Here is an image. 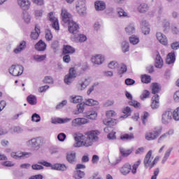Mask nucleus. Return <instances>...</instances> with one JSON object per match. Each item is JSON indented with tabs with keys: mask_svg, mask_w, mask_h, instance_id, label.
Returning a JSON list of instances; mask_svg holds the SVG:
<instances>
[{
	"mask_svg": "<svg viewBox=\"0 0 179 179\" xmlns=\"http://www.w3.org/2000/svg\"><path fill=\"white\" fill-rule=\"evenodd\" d=\"M27 100L31 106H36L37 104V96L33 94H30L27 96Z\"/></svg>",
	"mask_w": 179,
	"mask_h": 179,
	"instance_id": "33",
	"label": "nucleus"
},
{
	"mask_svg": "<svg viewBox=\"0 0 179 179\" xmlns=\"http://www.w3.org/2000/svg\"><path fill=\"white\" fill-rule=\"evenodd\" d=\"M61 16L62 19V22L65 23V24H68L71 23V22H73L72 14L70 13L68 10L65 8H62Z\"/></svg>",
	"mask_w": 179,
	"mask_h": 179,
	"instance_id": "7",
	"label": "nucleus"
},
{
	"mask_svg": "<svg viewBox=\"0 0 179 179\" xmlns=\"http://www.w3.org/2000/svg\"><path fill=\"white\" fill-rule=\"evenodd\" d=\"M76 9L80 16H85L86 15V0H78Z\"/></svg>",
	"mask_w": 179,
	"mask_h": 179,
	"instance_id": "6",
	"label": "nucleus"
},
{
	"mask_svg": "<svg viewBox=\"0 0 179 179\" xmlns=\"http://www.w3.org/2000/svg\"><path fill=\"white\" fill-rule=\"evenodd\" d=\"M74 37L76 41H79L80 43H84V41H86V40H87L86 36L83 34H77L76 35H74Z\"/></svg>",
	"mask_w": 179,
	"mask_h": 179,
	"instance_id": "42",
	"label": "nucleus"
},
{
	"mask_svg": "<svg viewBox=\"0 0 179 179\" xmlns=\"http://www.w3.org/2000/svg\"><path fill=\"white\" fill-rule=\"evenodd\" d=\"M85 177V172L80 170H76L74 172L73 178L75 179H82Z\"/></svg>",
	"mask_w": 179,
	"mask_h": 179,
	"instance_id": "41",
	"label": "nucleus"
},
{
	"mask_svg": "<svg viewBox=\"0 0 179 179\" xmlns=\"http://www.w3.org/2000/svg\"><path fill=\"white\" fill-rule=\"evenodd\" d=\"M40 27L38 26L35 27V29L31 33V38L33 40H37L40 36Z\"/></svg>",
	"mask_w": 179,
	"mask_h": 179,
	"instance_id": "27",
	"label": "nucleus"
},
{
	"mask_svg": "<svg viewBox=\"0 0 179 179\" xmlns=\"http://www.w3.org/2000/svg\"><path fill=\"white\" fill-rule=\"evenodd\" d=\"M141 30L142 33L145 36L150 33V25L145 20L141 21Z\"/></svg>",
	"mask_w": 179,
	"mask_h": 179,
	"instance_id": "19",
	"label": "nucleus"
},
{
	"mask_svg": "<svg viewBox=\"0 0 179 179\" xmlns=\"http://www.w3.org/2000/svg\"><path fill=\"white\" fill-rule=\"evenodd\" d=\"M8 71L13 76H20L24 71V67L20 64H13L9 68Z\"/></svg>",
	"mask_w": 179,
	"mask_h": 179,
	"instance_id": "5",
	"label": "nucleus"
},
{
	"mask_svg": "<svg viewBox=\"0 0 179 179\" xmlns=\"http://www.w3.org/2000/svg\"><path fill=\"white\" fill-rule=\"evenodd\" d=\"M35 48L38 51H44L47 48V45L43 41L40 40L38 43L35 45Z\"/></svg>",
	"mask_w": 179,
	"mask_h": 179,
	"instance_id": "28",
	"label": "nucleus"
},
{
	"mask_svg": "<svg viewBox=\"0 0 179 179\" xmlns=\"http://www.w3.org/2000/svg\"><path fill=\"white\" fill-rule=\"evenodd\" d=\"M11 157L15 160H19V159H24L27 156H31V152H13L10 154Z\"/></svg>",
	"mask_w": 179,
	"mask_h": 179,
	"instance_id": "13",
	"label": "nucleus"
},
{
	"mask_svg": "<svg viewBox=\"0 0 179 179\" xmlns=\"http://www.w3.org/2000/svg\"><path fill=\"white\" fill-rule=\"evenodd\" d=\"M171 48H172V50H178L179 48V42H173L171 43Z\"/></svg>",
	"mask_w": 179,
	"mask_h": 179,
	"instance_id": "64",
	"label": "nucleus"
},
{
	"mask_svg": "<svg viewBox=\"0 0 179 179\" xmlns=\"http://www.w3.org/2000/svg\"><path fill=\"white\" fill-rule=\"evenodd\" d=\"M131 170H132V166L131 164L127 163L124 164L120 169V173L122 176H128L131 173Z\"/></svg>",
	"mask_w": 179,
	"mask_h": 179,
	"instance_id": "18",
	"label": "nucleus"
},
{
	"mask_svg": "<svg viewBox=\"0 0 179 179\" xmlns=\"http://www.w3.org/2000/svg\"><path fill=\"white\" fill-rule=\"evenodd\" d=\"M76 70L75 68H71L69 69V73L64 78V83L66 85H71L73 80H75V78H76Z\"/></svg>",
	"mask_w": 179,
	"mask_h": 179,
	"instance_id": "9",
	"label": "nucleus"
},
{
	"mask_svg": "<svg viewBox=\"0 0 179 179\" xmlns=\"http://www.w3.org/2000/svg\"><path fill=\"white\" fill-rule=\"evenodd\" d=\"M162 127H155L153 129L148 131L145 134V139L146 141H156L162 134Z\"/></svg>",
	"mask_w": 179,
	"mask_h": 179,
	"instance_id": "4",
	"label": "nucleus"
},
{
	"mask_svg": "<svg viewBox=\"0 0 179 179\" xmlns=\"http://www.w3.org/2000/svg\"><path fill=\"white\" fill-rule=\"evenodd\" d=\"M48 20L52 23V27L55 30H59V23L58 22V18L54 15V13L50 12L48 15Z\"/></svg>",
	"mask_w": 179,
	"mask_h": 179,
	"instance_id": "12",
	"label": "nucleus"
},
{
	"mask_svg": "<svg viewBox=\"0 0 179 179\" xmlns=\"http://www.w3.org/2000/svg\"><path fill=\"white\" fill-rule=\"evenodd\" d=\"M141 161L138 159L136 162H135L132 166L131 173L132 174H136V170H138V167L141 164Z\"/></svg>",
	"mask_w": 179,
	"mask_h": 179,
	"instance_id": "49",
	"label": "nucleus"
},
{
	"mask_svg": "<svg viewBox=\"0 0 179 179\" xmlns=\"http://www.w3.org/2000/svg\"><path fill=\"white\" fill-rule=\"evenodd\" d=\"M155 66L156 68H162L163 67V59L160 56V54L157 53L155 57Z\"/></svg>",
	"mask_w": 179,
	"mask_h": 179,
	"instance_id": "31",
	"label": "nucleus"
},
{
	"mask_svg": "<svg viewBox=\"0 0 179 179\" xmlns=\"http://www.w3.org/2000/svg\"><path fill=\"white\" fill-rule=\"evenodd\" d=\"M44 83H49V84H52L54 83V80L52 79V77L51 76H46L43 79Z\"/></svg>",
	"mask_w": 179,
	"mask_h": 179,
	"instance_id": "62",
	"label": "nucleus"
},
{
	"mask_svg": "<svg viewBox=\"0 0 179 179\" xmlns=\"http://www.w3.org/2000/svg\"><path fill=\"white\" fill-rule=\"evenodd\" d=\"M153 151L150 150L145 155V157L143 160V164L145 169H153L156 164H157L159 160H160V157L157 156L155 157H153Z\"/></svg>",
	"mask_w": 179,
	"mask_h": 179,
	"instance_id": "2",
	"label": "nucleus"
},
{
	"mask_svg": "<svg viewBox=\"0 0 179 179\" xmlns=\"http://www.w3.org/2000/svg\"><path fill=\"white\" fill-rule=\"evenodd\" d=\"M125 96L128 100H130V101H129V106H132L135 108H139L141 107V103L139 102L132 100V94L128 92V91L125 92Z\"/></svg>",
	"mask_w": 179,
	"mask_h": 179,
	"instance_id": "17",
	"label": "nucleus"
},
{
	"mask_svg": "<svg viewBox=\"0 0 179 179\" xmlns=\"http://www.w3.org/2000/svg\"><path fill=\"white\" fill-rule=\"evenodd\" d=\"M172 117L175 121H179V107L173 110Z\"/></svg>",
	"mask_w": 179,
	"mask_h": 179,
	"instance_id": "52",
	"label": "nucleus"
},
{
	"mask_svg": "<svg viewBox=\"0 0 179 179\" xmlns=\"http://www.w3.org/2000/svg\"><path fill=\"white\" fill-rule=\"evenodd\" d=\"M100 132L97 130H93L85 133L83 135L81 133H75L73 134L76 143L73 144L74 148H90L92 146L94 142L99 141Z\"/></svg>",
	"mask_w": 179,
	"mask_h": 179,
	"instance_id": "1",
	"label": "nucleus"
},
{
	"mask_svg": "<svg viewBox=\"0 0 179 179\" xmlns=\"http://www.w3.org/2000/svg\"><path fill=\"white\" fill-rule=\"evenodd\" d=\"M172 150H173V148H170L166 151L162 161V164H164V163H166L167 162L169 157H170V155H171Z\"/></svg>",
	"mask_w": 179,
	"mask_h": 179,
	"instance_id": "43",
	"label": "nucleus"
},
{
	"mask_svg": "<svg viewBox=\"0 0 179 179\" xmlns=\"http://www.w3.org/2000/svg\"><path fill=\"white\" fill-rule=\"evenodd\" d=\"M149 117V113L148 112H144L141 116V120L143 125H146V121H148V117Z\"/></svg>",
	"mask_w": 179,
	"mask_h": 179,
	"instance_id": "58",
	"label": "nucleus"
},
{
	"mask_svg": "<svg viewBox=\"0 0 179 179\" xmlns=\"http://www.w3.org/2000/svg\"><path fill=\"white\" fill-rule=\"evenodd\" d=\"M44 145V138L38 136L32 138L26 141V146L33 150H39Z\"/></svg>",
	"mask_w": 179,
	"mask_h": 179,
	"instance_id": "3",
	"label": "nucleus"
},
{
	"mask_svg": "<svg viewBox=\"0 0 179 179\" xmlns=\"http://www.w3.org/2000/svg\"><path fill=\"white\" fill-rule=\"evenodd\" d=\"M159 90H160V86H159L158 83H152V92L153 94H156V93H159Z\"/></svg>",
	"mask_w": 179,
	"mask_h": 179,
	"instance_id": "51",
	"label": "nucleus"
},
{
	"mask_svg": "<svg viewBox=\"0 0 179 179\" xmlns=\"http://www.w3.org/2000/svg\"><path fill=\"white\" fill-rule=\"evenodd\" d=\"M103 122L107 127H114L117 124V120L115 119H104Z\"/></svg>",
	"mask_w": 179,
	"mask_h": 179,
	"instance_id": "36",
	"label": "nucleus"
},
{
	"mask_svg": "<svg viewBox=\"0 0 179 179\" xmlns=\"http://www.w3.org/2000/svg\"><path fill=\"white\" fill-rule=\"evenodd\" d=\"M17 5L23 10H29L31 3L30 2V0H17Z\"/></svg>",
	"mask_w": 179,
	"mask_h": 179,
	"instance_id": "16",
	"label": "nucleus"
},
{
	"mask_svg": "<svg viewBox=\"0 0 179 179\" xmlns=\"http://www.w3.org/2000/svg\"><path fill=\"white\" fill-rule=\"evenodd\" d=\"M122 111L124 114H126L124 115V118H127V117H129V115H131V108L127 106L123 108Z\"/></svg>",
	"mask_w": 179,
	"mask_h": 179,
	"instance_id": "60",
	"label": "nucleus"
},
{
	"mask_svg": "<svg viewBox=\"0 0 179 179\" xmlns=\"http://www.w3.org/2000/svg\"><path fill=\"white\" fill-rule=\"evenodd\" d=\"M93 28L95 31H99V30L101 29V23H100L99 22H95Z\"/></svg>",
	"mask_w": 179,
	"mask_h": 179,
	"instance_id": "63",
	"label": "nucleus"
},
{
	"mask_svg": "<svg viewBox=\"0 0 179 179\" xmlns=\"http://www.w3.org/2000/svg\"><path fill=\"white\" fill-rule=\"evenodd\" d=\"M84 103L85 106H89L90 107H92L93 106H99V101H96L93 99H88L85 100Z\"/></svg>",
	"mask_w": 179,
	"mask_h": 179,
	"instance_id": "37",
	"label": "nucleus"
},
{
	"mask_svg": "<svg viewBox=\"0 0 179 179\" xmlns=\"http://www.w3.org/2000/svg\"><path fill=\"white\" fill-rule=\"evenodd\" d=\"M69 24V31L71 34L76 36L79 33V24L75 22V21H71Z\"/></svg>",
	"mask_w": 179,
	"mask_h": 179,
	"instance_id": "15",
	"label": "nucleus"
},
{
	"mask_svg": "<svg viewBox=\"0 0 179 179\" xmlns=\"http://www.w3.org/2000/svg\"><path fill=\"white\" fill-rule=\"evenodd\" d=\"M87 118L90 120H96L97 118V113L96 111H92L90 114L87 115Z\"/></svg>",
	"mask_w": 179,
	"mask_h": 179,
	"instance_id": "61",
	"label": "nucleus"
},
{
	"mask_svg": "<svg viewBox=\"0 0 179 179\" xmlns=\"http://www.w3.org/2000/svg\"><path fill=\"white\" fill-rule=\"evenodd\" d=\"M108 66L110 69H115V68L118 67V62L116 61H112L108 64Z\"/></svg>",
	"mask_w": 179,
	"mask_h": 179,
	"instance_id": "59",
	"label": "nucleus"
},
{
	"mask_svg": "<svg viewBox=\"0 0 179 179\" xmlns=\"http://www.w3.org/2000/svg\"><path fill=\"white\" fill-rule=\"evenodd\" d=\"M83 101V97L82 96H71L70 97V101L71 103H73L74 104H76L78 103H82Z\"/></svg>",
	"mask_w": 179,
	"mask_h": 179,
	"instance_id": "35",
	"label": "nucleus"
},
{
	"mask_svg": "<svg viewBox=\"0 0 179 179\" xmlns=\"http://www.w3.org/2000/svg\"><path fill=\"white\" fill-rule=\"evenodd\" d=\"M173 120V109H168L165 110L162 114V121L165 125L170 124Z\"/></svg>",
	"mask_w": 179,
	"mask_h": 179,
	"instance_id": "8",
	"label": "nucleus"
},
{
	"mask_svg": "<svg viewBox=\"0 0 179 179\" xmlns=\"http://www.w3.org/2000/svg\"><path fill=\"white\" fill-rule=\"evenodd\" d=\"M135 136H134V134L131 133L129 134H124L123 136H121L120 139H127V141H131L132 139H134Z\"/></svg>",
	"mask_w": 179,
	"mask_h": 179,
	"instance_id": "55",
	"label": "nucleus"
},
{
	"mask_svg": "<svg viewBox=\"0 0 179 179\" xmlns=\"http://www.w3.org/2000/svg\"><path fill=\"white\" fill-rule=\"evenodd\" d=\"M125 31L127 34L131 36V34H134L135 33V25L134 24H129L125 27Z\"/></svg>",
	"mask_w": 179,
	"mask_h": 179,
	"instance_id": "34",
	"label": "nucleus"
},
{
	"mask_svg": "<svg viewBox=\"0 0 179 179\" xmlns=\"http://www.w3.org/2000/svg\"><path fill=\"white\" fill-rule=\"evenodd\" d=\"M47 58V55H34V59L36 62H41L42 61H44Z\"/></svg>",
	"mask_w": 179,
	"mask_h": 179,
	"instance_id": "45",
	"label": "nucleus"
},
{
	"mask_svg": "<svg viewBox=\"0 0 179 179\" xmlns=\"http://www.w3.org/2000/svg\"><path fill=\"white\" fill-rule=\"evenodd\" d=\"M150 95V92L146 90H143L141 95L140 96V99L141 100H146L148 97Z\"/></svg>",
	"mask_w": 179,
	"mask_h": 179,
	"instance_id": "53",
	"label": "nucleus"
},
{
	"mask_svg": "<svg viewBox=\"0 0 179 179\" xmlns=\"http://www.w3.org/2000/svg\"><path fill=\"white\" fill-rule=\"evenodd\" d=\"M66 160L69 163L71 164L76 162V153L75 152H69L66 155Z\"/></svg>",
	"mask_w": 179,
	"mask_h": 179,
	"instance_id": "29",
	"label": "nucleus"
},
{
	"mask_svg": "<svg viewBox=\"0 0 179 179\" xmlns=\"http://www.w3.org/2000/svg\"><path fill=\"white\" fill-rule=\"evenodd\" d=\"M175 62H176V54L174 52H170L166 57V64L170 65V64H174Z\"/></svg>",
	"mask_w": 179,
	"mask_h": 179,
	"instance_id": "32",
	"label": "nucleus"
},
{
	"mask_svg": "<svg viewBox=\"0 0 179 179\" xmlns=\"http://www.w3.org/2000/svg\"><path fill=\"white\" fill-rule=\"evenodd\" d=\"M139 13H146L149 12V6L147 3H142L137 7Z\"/></svg>",
	"mask_w": 179,
	"mask_h": 179,
	"instance_id": "23",
	"label": "nucleus"
},
{
	"mask_svg": "<svg viewBox=\"0 0 179 179\" xmlns=\"http://www.w3.org/2000/svg\"><path fill=\"white\" fill-rule=\"evenodd\" d=\"M75 52V48L69 45H64L63 47V53L64 54H73Z\"/></svg>",
	"mask_w": 179,
	"mask_h": 179,
	"instance_id": "30",
	"label": "nucleus"
},
{
	"mask_svg": "<svg viewBox=\"0 0 179 179\" xmlns=\"http://www.w3.org/2000/svg\"><path fill=\"white\" fill-rule=\"evenodd\" d=\"M90 85V78H85L80 80L77 85H76V89L77 90L82 92L87 87Z\"/></svg>",
	"mask_w": 179,
	"mask_h": 179,
	"instance_id": "10",
	"label": "nucleus"
},
{
	"mask_svg": "<svg viewBox=\"0 0 179 179\" xmlns=\"http://www.w3.org/2000/svg\"><path fill=\"white\" fill-rule=\"evenodd\" d=\"M127 65L124 64H121L119 66V69H118V74L119 75H123V73H125V72H127Z\"/></svg>",
	"mask_w": 179,
	"mask_h": 179,
	"instance_id": "48",
	"label": "nucleus"
},
{
	"mask_svg": "<svg viewBox=\"0 0 179 179\" xmlns=\"http://www.w3.org/2000/svg\"><path fill=\"white\" fill-rule=\"evenodd\" d=\"M45 38L47 41H51L52 40V34L50 29L45 31Z\"/></svg>",
	"mask_w": 179,
	"mask_h": 179,
	"instance_id": "56",
	"label": "nucleus"
},
{
	"mask_svg": "<svg viewBox=\"0 0 179 179\" xmlns=\"http://www.w3.org/2000/svg\"><path fill=\"white\" fill-rule=\"evenodd\" d=\"M85 106H86L83 103H80V104L77 105V110L76 112H74L75 115H78V114H82L83 111H85Z\"/></svg>",
	"mask_w": 179,
	"mask_h": 179,
	"instance_id": "40",
	"label": "nucleus"
},
{
	"mask_svg": "<svg viewBox=\"0 0 179 179\" xmlns=\"http://www.w3.org/2000/svg\"><path fill=\"white\" fill-rule=\"evenodd\" d=\"M68 167L65 164H55L52 166V170H58L59 171H66Z\"/></svg>",
	"mask_w": 179,
	"mask_h": 179,
	"instance_id": "26",
	"label": "nucleus"
},
{
	"mask_svg": "<svg viewBox=\"0 0 179 179\" xmlns=\"http://www.w3.org/2000/svg\"><path fill=\"white\" fill-rule=\"evenodd\" d=\"M88 122L89 120L85 117H77L71 121V127L76 128L77 127H82V125L88 124Z\"/></svg>",
	"mask_w": 179,
	"mask_h": 179,
	"instance_id": "11",
	"label": "nucleus"
},
{
	"mask_svg": "<svg viewBox=\"0 0 179 179\" xmlns=\"http://www.w3.org/2000/svg\"><path fill=\"white\" fill-rule=\"evenodd\" d=\"M156 37L158 41L163 45H167L169 41L166 35L163 34L162 32H157Z\"/></svg>",
	"mask_w": 179,
	"mask_h": 179,
	"instance_id": "21",
	"label": "nucleus"
},
{
	"mask_svg": "<svg viewBox=\"0 0 179 179\" xmlns=\"http://www.w3.org/2000/svg\"><path fill=\"white\" fill-rule=\"evenodd\" d=\"M129 41L131 44H133V45H136V44H138L139 43V37L132 35L129 37Z\"/></svg>",
	"mask_w": 179,
	"mask_h": 179,
	"instance_id": "47",
	"label": "nucleus"
},
{
	"mask_svg": "<svg viewBox=\"0 0 179 179\" xmlns=\"http://www.w3.org/2000/svg\"><path fill=\"white\" fill-rule=\"evenodd\" d=\"M95 9L97 11L104 10L106 9V3L101 1H97L94 3Z\"/></svg>",
	"mask_w": 179,
	"mask_h": 179,
	"instance_id": "25",
	"label": "nucleus"
},
{
	"mask_svg": "<svg viewBox=\"0 0 179 179\" xmlns=\"http://www.w3.org/2000/svg\"><path fill=\"white\" fill-rule=\"evenodd\" d=\"M41 120V117L39 116L38 114L34 113L32 115L31 121H33L34 122H40Z\"/></svg>",
	"mask_w": 179,
	"mask_h": 179,
	"instance_id": "57",
	"label": "nucleus"
},
{
	"mask_svg": "<svg viewBox=\"0 0 179 179\" xmlns=\"http://www.w3.org/2000/svg\"><path fill=\"white\" fill-rule=\"evenodd\" d=\"M121 49L122 52H128L129 51V43L127 41H122Z\"/></svg>",
	"mask_w": 179,
	"mask_h": 179,
	"instance_id": "38",
	"label": "nucleus"
},
{
	"mask_svg": "<svg viewBox=\"0 0 179 179\" xmlns=\"http://www.w3.org/2000/svg\"><path fill=\"white\" fill-rule=\"evenodd\" d=\"M72 121V118L66 117V118H60L57 117L52 120V124H68V122H71Z\"/></svg>",
	"mask_w": 179,
	"mask_h": 179,
	"instance_id": "22",
	"label": "nucleus"
},
{
	"mask_svg": "<svg viewBox=\"0 0 179 179\" xmlns=\"http://www.w3.org/2000/svg\"><path fill=\"white\" fill-rule=\"evenodd\" d=\"M159 95L155 94L152 98L151 107L153 110H155L156 108H159Z\"/></svg>",
	"mask_w": 179,
	"mask_h": 179,
	"instance_id": "24",
	"label": "nucleus"
},
{
	"mask_svg": "<svg viewBox=\"0 0 179 179\" xmlns=\"http://www.w3.org/2000/svg\"><path fill=\"white\" fill-rule=\"evenodd\" d=\"M27 43L25 41H22L20 43L17 45L16 48L14 49L13 52L14 54H20L22 51H24L27 47Z\"/></svg>",
	"mask_w": 179,
	"mask_h": 179,
	"instance_id": "20",
	"label": "nucleus"
},
{
	"mask_svg": "<svg viewBox=\"0 0 179 179\" xmlns=\"http://www.w3.org/2000/svg\"><path fill=\"white\" fill-rule=\"evenodd\" d=\"M97 86H99V83H95L91 87H90L87 91V96H90L92 92L94 90L95 87H97Z\"/></svg>",
	"mask_w": 179,
	"mask_h": 179,
	"instance_id": "54",
	"label": "nucleus"
},
{
	"mask_svg": "<svg viewBox=\"0 0 179 179\" xmlns=\"http://www.w3.org/2000/svg\"><path fill=\"white\" fill-rule=\"evenodd\" d=\"M120 154L124 157H127V156H129V155H131L132 153L131 150H129V149L126 150V149L122 148H120Z\"/></svg>",
	"mask_w": 179,
	"mask_h": 179,
	"instance_id": "44",
	"label": "nucleus"
},
{
	"mask_svg": "<svg viewBox=\"0 0 179 179\" xmlns=\"http://www.w3.org/2000/svg\"><path fill=\"white\" fill-rule=\"evenodd\" d=\"M117 14L119 15V16L120 17H128V13L127 12H125V10L124 9H122V8H117Z\"/></svg>",
	"mask_w": 179,
	"mask_h": 179,
	"instance_id": "46",
	"label": "nucleus"
},
{
	"mask_svg": "<svg viewBox=\"0 0 179 179\" xmlns=\"http://www.w3.org/2000/svg\"><path fill=\"white\" fill-rule=\"evenodd\" d=\"M22 20H24V23H27V24H29L30 23V21L31 20V16L29 13L27 11L22 13Z\"/></svg>",
	"mask_w": 179,
	"mask_h": 179,
	"instance_id": "39",
	"label": "nucleus"
},
{
	"mask_svg": "<svg viewBox=\"0 0 179 179\" xmlns=\"http://www.w3.org/2000/svg\"><path fill=\"white\" fill-rule=\"evenodd\" d=\"M105 60L106 57L103 55H95L91 58L92 63L95 64V65H101Z\"/></svg>",
	"mask_w": 179,
	"mask_h": 179,
	"instance_id": "14",
	"label": "nucleus"
},
{
	"mask_svg": "<svg viewBox=\"0 0 179 179\" xmlns=\"http://www.w3.org/2000/svg\"><path fill=\"white\" fill-rule=\"evenodd\" d=\"M141 81L143 83H150L152 78H150V76L144 74L141 76Z\"/></svg>",
	"mask_w": 179,
	"mask_h": 179,
	"instance_id": "50",
	"label": "nucleus"
}]
</instances>
